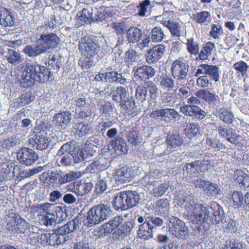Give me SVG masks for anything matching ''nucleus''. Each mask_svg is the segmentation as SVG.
<instances>
[{"label": "nucleus", "instance_id": "1", "mask_svg": "<svg viewBox=\"0 0 249 249\" xmlns=\"http://www.w3.org/2000/svg\"><path fill=\"white\" fill-rule=\"evenodd\" d=\"M60 41V39L55 34H42L36 39L35 44L26 45L22 52L30 57L36 58L56 48Z\"/></svg>", "mask_w": 249, "mask_h": 249}, {"label": "nucleus", "instance_id": "2", "mask_svg": "<svg viewBox=\"0 0 249 249\" xmlns=\"http://www.w3.org/2000/svg\"><path fill=\"white\" fill-rule=\"evenodd\" d=\"M181 206L185 210V214L189 218L198 225L204 223H212V220L209 218V214L212 208L203 206L201 204L196 202L189 197H186L181 202Z\"/></svg>", "mask_w": 249, "mask_h": 249}, {"label": "nucleus", "instance_id": "3", "mask_svg": "<svg viewBox=\"0 0 249 249\" xmlns=\"http://www.w3.org/2000/svg\"><path fill=\"white\" fill-rule=\"evenodd\" d=\"M46 72V67L36 62L27 61L19 79L21 86L27 88L33 86L36 83H44V74Z\"/></svg>", "mask_w": 249, "mask_h": 249}, {"label": "nucleus", "instance_id": "4", "mask_svg": "<svg viewBox=\"0 0 249 249\" xmlns=\"http://www.w3.org/2000/svg\"><path fill=\"white\" fill-rule=\"evenodd\" d=\"M111 214L110 206L106 204L98 205L92 207L88 213L87 224L92 227L103 221Z\"/></svg>", "mask_w": 249, "mask_h": 249}, {"label": "nucleus", "instance_id": "5", "mask_svg": "<svg viewBox=\"0 0 249 249\" xmlns=\"http://www.w3.org/2000/svg\"><path fill=\"white\" fill-rule=\"evenodd\" d=\"M189 65L183 57H179L173 61L171 65L172 76L177 80V84L182 83L187 80Z\"/></svg>", "mask_w": 249, "mask_h": 249}, {"label": "nucleus", "instance_id": "6", "mask_svg": "<svg viewBox=\"0 0 249 249\" xmlns=\"http://www.w3.org/2000/svg\"><path fill=\"white\" fill-rule=\"evenodd\" d=\"M169 232L175 237L186 239L188 236V230L185 223L176 216H172L169 220Z\"/></svg>", "mask_w": 249, "mask_h": 249}, {"label": "nucleus", "instance_id": "7", "mask_svg": "<svg viewBox=\"0 0 249 249\" xmlns=\"http://www.w3.org/2000/svg\"><path fill=\"white\" fill-rule=\"evenodd\" d=\"M8 217L10 218L7 224L8 231L24 232L30 227L29 224L13 210L9 211Z\"/></svg>", "mask_w": 249, "mask_h": 249}, {"label": "nucleus", "instance_id": "8", "mask_svg": "<svg viewBox=\"0 0 249 249\" xmlns=\"http://www.w3.org/2000/svg\"><path fill=\"white\" fill-rule=\"evenodd\" d=\"M78 49L82 54L85 56H92L100 51V45L89 36H85L81 39Z\"/></svg>", "mask_w": 249, "mask_h": 249}, {"label": "nucleus", "instance_id": "9", "mask_svg": "<svg viewBox=\"0 0 249 249\" xmlns=\"http://www.w3.org/2000/svg\"><path fill=\"white\" fill-rule=\"evenodd\" d=\"M150 117L165 121L171 122L172 120L176 121L179 117L178 113L174 109L162 108L152 111Z\"/></svg>", "mask_w": 249, "mask_h": 249}, {"label": "nucleus", "instance_id": "10", "mask_svg": "<svg viewBox=\"0 0 249 249\" xmlns=\"http://www.w3.org/2000/svg\"><path fill=\"white\" fill-rule=\"evenodd\" d=\"M17 158L22 164L30 166L37 160L38 155L32 149L23 147L17 153Z\"/></svg>", "mask_w": 249, "mask_h": 249}, {"label": "nucleus", "instance_id": "11", "mask_svg": "<svg viewBox=\"0 0 249 249\" xmlns=\"http://www.w3.org/2000/svg\"><path fill=\"white\" fill-rule=\"evenodd\" d=\"M50 141L47 136V133L44 131L37 132L29 140L30 144L38 150H45L48 147Z\"/></svg>", "mask_w": 249, "mask_h": 249}, {"label": "nucleus", "instance_id": "12", "mask_svg": "<svg viewBox=\"0 0 249 249\" xmlns=\"http://www.w3.org/2000/svg\"><path fill=\"white\" fill-rule=\"evenodd\" d=\"M133 177V170L129 167H123L117 169L114 173V178L118 185L129 182Z\"/></svg>", "mask_w": 249, "mask_h": 249}, {"label": "nucleus", "instance_id": "13", "mask_svg": "<svg viewBox=\"0 0 249 249\" xmlns=\"http://www.w3.org/2000/svg\"><path fill=\"white\" fill-rule=\"evenodd\" d=\"M15 24V17L13 12L0 5V25L4 27H11Z\"/></svg>", "mask_w": 249, "mask_h": 249}, {"label": "nucleus", "instance_id": "14", "mask_svg": "<svg viewBox=\"0 0 249 249\" xmlns=\"http://www.w3.org/2000/svg\"><path fill=\"white\" fill-rule=\"evenodd\" d=\"M165 51V46L162 45L154 46L146 54V62L149 64L158 62L163 55Z\"/></svg>", "mask_w": 249, "mask_h": 249}, {"label": "nucleus", "instance_id": "15", "mask_svg": "<svg viewBox=\"0 0 249 249\" xmlns=\"http://www.w3.org/2000/svg\"><path fill=\"white\" fill-rule=\"evenodd\" d=\"M111 185V178L106 171L100 173L98 181L96 184L95 190L97 194L103 193Z\"/></svg>", "mask_w": 249, "mask_h": 249}, {"label": "nucleus", "instance_id": "16", "mask_svg": "<svg viewBox=\"0 0 249 249\" xmlns=\"http://www.w3.org/2000/svg\"><path fill=\"white\" fill-rule=\"evenodd\" d=\"M196 95L213 106H217L220 103V98L219 95L211 92L208 89L199 90L196 92Z\"/></svg>", "mask_w": 249, "mask_h": 249}, {"label": "nucleus", "instance_id": "17", "mask_svg": "<svg viewBox=\"0 0 249 249\" xmlns=\"http://www.w3.org/2000/svg\"><path fill=\"white\" fill-rule=\"evenodd\" d=\"M72 118L70 111H64L55 114L53 118V123L58 128H65L69 124Z\"/></svg>", "mask_w": 249, "mask_h": 249}, {"label": "nucleus", "instance_id": "18", "mask_svg": "<svg viewBox=\"0 0 249 249\" xmlns=\"http://www.w3.org/2000/svg\"><path fill=\"white\" fill-rule=\"evenodd\" d=\"M109 145L118 155L127 153L128 150V147L124 139L120 136H117L111 140L109 142Z\"/></svg>", "mask_w": 249, "mask_h": 249}, {"label": "nucleus", "instance_id": "19", "mask_svg": "<svg viewBox=\"0 0 249 249\" xmlns=\"http://www.w3.org/2000/svg\"><path fill=\"white\" fill-rule=\"evenodd\" d=\"M180 110L185 115L192 118L203 119L205 116V112L197 106L184 105L180 107Z\"/></svg>", "mask_w": 249, "mask_h": 249}, {"label": "nucleus", "instance_id": "20", "mask_svg": "<svg viewBox=\"0 0 249 249\" xmlns=\"http://www.w3.org/2000/svg\"><path fill=\"white\" fill-rule=\"evenodd\" d=\"M116 210L125 211L130 209L125 192H120L116 195L112 202Z\"/></svg>", "mask_w": 249, "mask_h": 249}, {"label": "nucleus", "instance_id": "21", "mask_svg": "<svg viewBox=\"0 0 249 249\" xmlns=\"http://www.w3.org/2000/svg\"><path fill=\"white\" fill-rule=\"evenodd\" d=\"M133 71L134 75L143 80L153 77L156 73L155 69L148 65L138 66L133 70Z\"/></svg>", "mask_w": 249, "mask_h": 249}, {"label": "nucleus", "instance_id": "22", "mask_svg": "<svg viewBox=\"0 0 249 249\" xmlns=\"http://www.w3.org/2000/svg\"><path fill=\"white\" fill-rule=\"evenodd\" d=\"M214 114L225 124H230L233 123L234 115L231 110L228 108L225 107L217 108Z\"/></svg>", "mask_w": 249, "mask_h": 249}, {"label": "nucleus", "instance_id": "23", "mask_svg": "<svg viewBox=\"0 0 249 249\" xmlns=\"http://www.w3.org/2000/svg\"><path fill=\"white\" fill-rule=\"evenodd\" d=\"M142 36V31L136 27H129L126 32V39L128 43L134 44L141 40Z\"/></svg>", "mask_w": 249, "mask_h": 249}, {"label": "nucleus", "instance_id": "24", "mask_svg": "<svg viewBox=\"0 0 249 249\" xmlns=\"http://www.w3.org/2000/svg\"><path fill=\"white\" fill-rule=\"evenodd\" d=\"M81 223L78 218L69 221L64 226L56 229V233L59 234H64L68 235L69 233L73 232L74 231L78 229L80 227Z\"/></svg>", "mask_w": 249, "mask_h": 249}, {"label": "nucleus", "instance_id": "25", "mask_svg": "<svg viewBox=\"0 0 249 249\" xmlns=\"http://www.w3.org/2000/svg\"><path fill=\"white\" fill-rule=\"evenodd\" d=\"M161 24L168 28L173 36L178 37L183 36L184 32L178 22L173 20H169L163 21Z\"/></svg>", "mask_w": 249, "mask_h": 249}, {"label": "nucleus", "instance_id": "26", "mask_svg": "<svg viewBox=\"0 0 249 249\" xmlns=\"http://www.w3.org/2000/svg\"><path fill=\"white\" fill-rule=\"evenodd\" d=\"M245 196L241 192L234 191L230 195L229 198L230 205L235 209H239L244 206Z\"/></svg>", "mask_w": 249, "mask_h": 249}, {"label": "nucleus", "instance_id": "27", "mask_svg": "<svg viewBox=\"0 0 249 249\" xmlns=\"http://www.w3.org/2000/svg\"><path fill=\"white\" fill-rule=\"evenodd\" d=\"M174 78L170 75L162 74L160 78V85L161 89L167 91H170L176 87Z\"/></svg>", "mask_w": 249, "mask_h": 249}, {"label": "nucleus", "instance_id": "28", "mask_svg": "<svg viewBox=\"0 0 249 249\" xmlns=\"http://www.w3.org/2000/svg\"><path fill=\"white\" fill-rule=\"evenodd\" d=\"M3 56L9 63L14 66L18 65L23 60L20 53L13 49H7Z\"/></svg>", "mask_w": 249, "mask_h": 249}, {"label": "nucleus", "instance_id": "29", "mask_svg": "<svg viewBox=\"0 0 249 249\" xmlns=\"http://www.w3.org/2000/svg\"><path fill=\"white\" fill-rule=\"evenodd\" d=\"M210 213L209 214V218L212 220V223L211 224L204 223L202 224L204 225L203 227H206V225H210L214 223L219 224L220 222L223 223L225 221V213L222 208L219 205L216 204L214 207V211L213 213V217L210 218Z\"/></svg>", "mask_w": 249, "mask_h": 249}, {"label": "nucleus", "instance_id": "30", "mask_svg": "<svg viewBox=\"0 0 249 249\" xmlns=\"http://www.w3.org/2000/svg\"><path fill=\"white\" fill-rule=\"evenodd\" d=\"M156 212H158L161 216L167 217L169 216L170 202L167 198H161L156 202Z\"/></svg>", "mask_w": 249, "mask_h": 249}, {"label": "nucleus", "instance_id": "31", "mask_svg": "<svg viewBox=\"0 0 249 249\" xmlns=\"http://www.w3.org/2000/svg\"><path fill=\"white\" fill-rule=\"evenodd\" d=\"M112 100L121 103L124 99L129 97V92L127 89L123 87L114 88L112 90Z\"/></svg>", "mask_w": 249, "mask_h": 249}, {"label": "nucleus", "instance_id": "32", "mask_svg": "<svg viewBox=\"0 0 249 249\" xmlns=\"http://www.w3.org/2000/svg\"><path fill=\"white\" fill-rule=\"evenodd\" d=\"M125 193L130 209L136 206L142 202V194L139 192V190L137 191L129 190L125 191Z\"/></svg>", "mask_w": 249, "mask_h": 249}, {"label": "nucleus", "instance_id": "33", "mask_svg": "<svg viewBox=\"0 0 249 249\" xmlns=\"http://www.w3.org/2000/svg\"><path fill=\"white\" fill-rule=\"evenodd\" d=\"M105 82L107 83H119L124 85L126 79L123 77L122 74L116 71H108L105 72Z\"/></svg>", "mask_w": 249, "mask_h": 249}, {"label": "nucleus", "instance_id": "34", "mask_svg": "<svg viewBox=\"0 0 249 249\" xmlns=\"http://www.w3.org/2000/svg\"><path fill=\"white\" fill-rule=\"evenodd\" d=\"M138 227V235L140 238L148 240L153 237L154 232L152 231L151 227L148 222L144 225H139Z\"/></svg>", "mask_w": 249, "mask_h": 249}, {"label": "nucleus", "instance_id": "35", "mask_svg": "<svg viewBox=\"0 0 249 249\" xmlns=\"http://www.w3.org/2000/svg\"><path fill=\"white\" fill-rule=\"evenodd\" d=\"M127 139L129 142L134 146L141 144L143 140L142 135L135 127L131 129Z\"/></svg>", "mask_w": 249, "mask_h": 249}, {"label": "nucleus", "instance_id": "36", "mask_svg": "<svg viewBox=\"0 0 249 249\" xmlns=\"http://www.w3.org/2000/svg\"><path fill=\"white\" fill-rule=\"evenodd\" d=\"M166 142L167 148L171 151H174L177 147L182 145L183 142L178 134H168L166 138Z\"/></svg>", "mask_w": 249, "mask_h": 249}, {"label": "nucleus", "instance_id": "37", "mask_svg": "<svg viewBox=\"0 0 249 249\" xmlns=\"http://www.w3.org/2000/svg\"><path fill=\"white\" fill-rule=\"evenodd\" d=\"M93 10L91 8H84L77 14L78 20L81 21L82 24H89L93 22Z\"/></svg>", "mask_w": 249, "mask_h": 249}, {"label": "nucleus", "instance_id": "38", "mask_svg": "<svg viewBox=\"0 0 249 249\" xmlns=\"http://www.w3.org/2000/svg\"><path fill=\"white\" fill-rule=\"evenodd\" d=\"M35 97L31 92H27L22 94L19 98L16 99L14 102V107H19L24 106L29 104L32 101H34Z\"/></svg>", "mask_w": 249, "mask_h": 249}, {"label": "nucleus", "instance_id": "39", "mask_svg": "<svg viewBox=\"0 0 249 249\" xmlns=\"http://www.w3.org/2000/svg\"><path fill=\"white\" fill-rule=\"evenodd\" d=\"M124 220L122 216H117L110 219L108 222L103 224L108 234L111 233L116 228L119 229L120 224Z\"/></svg>", "mask_w": 249, "mask_h": 249}, {"label": "nucleus", "instance_id": "40", "mask_svg": "<svg viewBox=\"0 0 249 249\" xmlns=\"http://www.w3.org/2000/svg\"><path fill=\"white\" fill-rule=\"evenodd\" d=\"M236 181L240 186L249 189V175L241 170H237L234 175Z\"/></svg>", "mask_w": 249, "mask_h": 249}, {"label": "nucleus", "instance_id": "41", "mask_svg": "<svg viewBox=\"0 0 249 249\" xmlns=\"http://www.w3.org/2000/svg\"><path fill=\"white\" fill-rule=\"evenodd\" d=\"M195 21L201 24L207 25L212 20L211 14L207 11H202L193 15Z\"/></svg>", "mask_w": 249, "mask_h": 249}, {"label": "nucleus", "instance_id": "42", "mask_svg": "<svg viewBox=\"0 0 249 249\" xmlns=\"http://www.w3.org/2000/svg\"><path fill=\"white\" fill-rule=\"evenodd\" d=\"M150 36L152 42L155 43L160 42L166 38L163 30L159 26L154 27L151 30Z\"/></svg>", "mask_w": 249, "mask_h": 249}, {"label": "nucleus", "instance_id": "43", "mask_svg": "<svg viewBox=\"0 0 249 249\" xmlns=\"http://www.w3.org/2000/svg\"><path fill=\"white\" fill-rule=\"evenodd\" d=\"M77 149L76 142L74 141H69L63 144L57 152V155L63 154H74Z\"/></svg>", "mask_w": 249, "mask_h": 249}, {"label": "nucleus", "instance_id": "44", "mask_svg": "<svg viewBox=\"0 0 249 249\" xmlns=\"http://www.w3.org/2000/svg\"><path fill=\"white\" fill-rule=\"evenodd\" d=\"M122 108L125 110L129 114H133L136 112V107L134 100L132 98L124 100L120 103Z\"/></svg>", "mask_w": 249, "mask_h": 249}, {"label": "nucleus", "instance_id": "45", "mask_svg": "<svg viewBox=\"0 0 249 249\" xmlns=\"http://www.w3.org/2000/svg\"><path fill=\"white\" fill-rule=\"evenodd\" d=\"M58 233H56V230L54 232L40 235V240L43 242L42 244H48L50 246H54L58 245L57 236Z\"/></svg>", "mask_w": 249, "mask_h": 249}, {"label": "nucleus", "instance_id": "46", "mask_svg": "<svg viewBox=\"0 0 249 249\" xmlns=\"http://www.w3.org/2000/svg\"><path fill=\"white\" fill-rule=\"evenodd\" d=\"M187 50L191 55L196 56L199 53L200 50L199 43L193 38H190L187 40L186 44Z\"/></svg>", "mask_w": 249, "mask_h": 249}, {"label": "nucleus", "instance_id": "47", "mask_svg": "<svg viewBox=\"0 0 249 249\" xmlns=\"http://www.w3.org/2000/svg\"><path fill=\"white\" fill-rule=\"evenodd\" d=\"M77 188H74L72 192L74 193L77 196H83L89 193L93 187V184L89 182L77 184Z\"/></svg>", "mask_w": 249, "mask_h": 249}, {"label": "nucleus", "instance_id": "48", "mask_svg": "<svg viewBox=\"0 0 249 249\" xmlns=\"http://www.w3.org/2000/svg\"><path fill=\"white\" fill-rule=\"evenodd\" d=\"M77 177V173L75 172L69 171L67 173L60 172H59L58 183L62 185L75 179Z\"/></svg>", "mask_w": 249, "mask_h": 249}, {"label": "nucleus", "instance_id": "49", "mask_svg": "<svg viewBox=\"0 0 249 249\" xmlns=\"http://www.w3.org/2000/svg\"><path fill=\"white\" fill-rule=\"evenodd\" d=\"M137 53L133 49H129L124 53V62L128 67L134 66L137 61Z\"/></svg>", "mask_w": 249, "mask_h": 249}, {"label": "nucleus", "instance_id": "50", "mask_svg": "<svg viewBox=\"0 0 249 249\" xmlns=\"http://www.w3.org/2000/svg\"><path fill=\"white\" fill-rule=\"evenodd\" d=\"M13 168L11 163L5 162L1 164L0 166V181L7 179V176L11 174Z\"/></svg>", "mask_w": 249, "mask_h": 249}, {"label": "nucleus", "instance_id": "51", "mask_svg": "<svg viewBox=\"0 0 249 249\" xmlns=\"http://www.w3.org/2000/svg\"><path fill=\"white\" fill-rule=\"evenodd\" d=\"M206 74L214 82H216L220 79V69L215 65H208Z\"/></svg>", "mask_w": 249, "mask_h": 249}, {"label": "nucleus", "instance_id": "52", "mask_svg": "<svg viewBox=\"0 0 249 249\" xmlns=\"http://www.w3.org/2000/svg\"><path fill=\"white\" fill-rule=\"evenodd\" d=\"M200 127L195 123H191L186 125L184 132L188 137L192 138L200 132Z\"/></svg>", "mask_w": 249, "mask_h": 249}, {"label": "nucleus", "instance_id": "53", "mask_svg": "<svg viewBox=\"0 0 249 249\" xmlns=\"http://www.w3.org/2000/svg\"><path fill=\"white\" fill-rule=\"evenodd\" d=\"M147 97V92L145 84L143 86H139L136 88L135 92V98L137 101L142 103L146 100Z\"/></svg>", "mask_w": 249, "mask_h": 249}, {"label": "nucleus", "instance_id": "54", "mask_svg": "<svg viewBox=\"0 0 249 249\" xmlns=\"http://www.w3.org/2000/svg\"><path fill=\"white\" fill-rule=\"evenodd\" d=\"M223 35L222 27L220 24H212L209 35L215 39H220Z\"/></svg>", "mask_w": 249, "mask_h": 249}, {"label": "nucleus", "instance_id": "55", "mask_svg": "<svg viewBox=\"0 0 249 249\" xmlns=\"http://www.w3.org/2000/svg\"><path fill=\"white\" fill-rule=\"evenodd\" d=\"M55 24L52 19L48 21H45L44 24L39 26L37 28L40 35L42 34H49L54 29Z\"/></svg>", "mask_w": 249, "mask_h": 249}, {"label": "nucleus", "instance_id": "56", "mask_svg": "<svg viewBox=\"0 0 249 249\" xmlns=\"http://www.w3.org/2000/svg\"><path fill=\"white\" fill-rule=\"evenodd\" d=\"M160 174V171L154 168V165H152L150 167L149 174L142 178V181L146 185L150 184L153 182V180H151L152 178L158 176Z\"/></svg>", "mask_w": 249, "mask_h": 249}, {"label": "nucleus", "instance_id": "57", "mask_svg": "<svg viewBox=\"0 0 249 249\" xmlns=\"http://www.w3.org/2000/svg\"><path fill=\"white\" fill-rule=\"evenodd\" d=\"M148 223H149L150 226L151 227L152 231L154 232L157 231L160 227H161L163 224V220L159 217L148 216Z\"/></svg>", "mask_w": 249, "mask_h": 249}, {"label": "nucleus", "instance_id": "58", "mask_svg": "<svg viewBox=\"0 0 249 249\" xmlns=\"http://www.w3.org/2000/svg\"><path fill=\"white\" fill-rule=\"evenodd\" d=\"M204 191L209 197H212L216 196L220 190L216 184L208 181Z\"/></svg>", "mask_w": 249, "mask_h": 249}, {"label": "nucleus", "instance_id": "59", "mask_svg": "<svg viewBox=\"0 0 249 249\" xmlns=\"http://www.w3.org/2000/svg\"><path fill=\"white\" fill-rule=\"evenodd\" d=\"M57 217L58 213L56 211L53 213H47L42 218L41 222L46 226H52L55 224Z\"/></svg>", "mask_w": 249, "mask_h": 249}, {"label": "nucleus", "instance_id": "60", "mask_svg": "<svg viewBox=\"0 0 249 249\" xmlns=\"http://www.w3.org/2000/svg\"><path fill=\"white\" fill-rule=\"evenodd\" d=\"M57 162L59 166H68L71 165L72 163V156L69 154H63L62 155H57Z\"/></svg>", "mask_w": 249, "mask_h": 249}, {"label": "nucleus", "instance_id": "61", "mask_svg": "<svg viewBox=\"0 0 249 249\" xmlns=\"http://www.w3.org/2000/svg\"><path fill=\"white\" fill-rule=\"evenodd\" d=\"M169 188V185L166 183L155 185L153 189V195L155 197H160L163 196Z\"/></svg>", "mask_w": 249, "mask_h": 249}, {"label": "nucleus", "instance_id": "62", "mask_svg": "<svg viewBox=\"0 0 249 249\" xmlns=\"http://www.w3.org/2000/svg\"><path fill=\"white\" fill-rule=\"evenodd\" d=\"M145 86L147 89V92H149L151 99L156 100L158 97L159 91L157 86L155 83L149 81L145 83Z\"/></svg>", "mask_w": 249, "mask_h": 249}, {"label": "nucleus", "instance_id": "63", "mask_svg": "<svg viewBox=\"0 0 249 249\" xmlns=\"http://www.w3.org/2000/svg\"><path fill=\"white\" fill-rule=\"evenodd\" d=\"M205 144L207 148L208 149H213L215 151L220 150L224 147V145L219 142V141L214 139L207 138Z\"/></svg>", "mask_w": 249, "mask_h": 249}, {"label": "nucleus", "instance_id": "64", "mask_svg": "<svg viewBox=\"0 0 249 249\" xmlns=\"http://www.w3.org/2000/svg\"><path fill=\"white\" fill-rule=\"evenodd\" d=\"M233 67L236 71L240 72L242 76L246 75L249 70V66L242 60H239L235 63Z\"/></svg>", "mask_w": 249, "mask_h": 249}]
</instances>
